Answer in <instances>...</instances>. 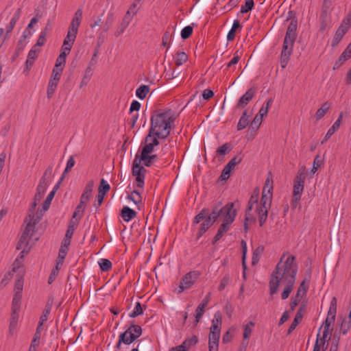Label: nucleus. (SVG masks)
<instances>
[{
    "instance_id": "1",
    "label": "nucleus",
    "mask_w": 351,
    "mask_h": 351,
    "mask_svg": "<svg viewBox=\"0 0 351 351\" xmlns=\"http://www.w3.org/2000/svg\"><path fill=\"white\" fill-rule=\"evenodd\" d=\"M285 256V254H283L280 258V262L277 264L275 270L271 274V278L269 281V293L271 295H274L277 293L281 280L285 281L286 286L281 294L282 300L288 298L292 291L298 271V266L295 263V257L293 255L288 256L282 267H280Z\"/></svg>"
},
{
    "instance_id": "2",
    "label": "nucleus",
    "mask_w": 351,
    "mask_h": 351,
    "mask_svg": "<svg viewBox=\"0 0 351 351\" xmlns=\"http://www.w3.org/2000/svg\"><path fill=\"white\" fill-rule=\"evenodd\" d=\"M174 121L170 110L165 112L156 111L151 117L149 130L155 132L158 138H166L170 134L171 123Z\"/></svg>"
},
{
    "instance_id": "3",
    "label": "nucleus",
    "mask_w": 351,
    "mask_h": 351,
    "mask_svg": "<svg viewBox=\"0 0 351 351\" xmlns=\"http://www.w3.org/2000/svg\"><path fill=\"white\" fill-rule=\"evenodd\" d=\"M298 21L293 19L287 27L280 54V65L285 69L293 51V45L297 38Z\"/></svg>"
},
{
    "instance_id": "4",
    "label": "nucleus",
    "mask_w": 351,
    "mask_h": 351,
    "mask_svg": "<svg viewBox=\"0 0 351 351\" xmlns=\"http://www.w3.org/2000/svg\"><path fill=\"white\" fill-rule=\"evenodd\" d=\"M82 9H77L69 25L67 34L64 38L63 45L62 46V50L66 51L67 53H70L76 38L78 28L82 20Z\"/></svg>"
},
{
    "instance_id": "5",
    "label": "nucleus",
    "mask_w": 351,
    "mask_h": 351,
    "mask_svg": "<svg viewBox=\"0 0 351 351\" xmlns=\"http://www.w3.org/2000/svg\"><path fill=\"white\" fill-rule=\"evenodd\" d=\"M221 317V313L220 311H217L214 314L208 335L209 351H218L219 350V341L222 324Z\"/></svg>"
},
{
    "instance_id": "6",
    "label": "nucleus",
    "mask_w": 351,
    "mask_h": 351,
    "mask_svg": "<svg viewBox=\"0 0 351 351\" xmlns=\"http://www.w3.org/2000/svg\"><path fill=\"white\" fill-rule=\"evenodd\" d=\"M142 334V328L140 326L132 323L130 326L119 337V341L115 346L116 349L120 350L121 343L129 345L138 339Z\"/></svg>"
},
{
    "instance_id": "7",
    "label": "nucleus",
    "mask_w": 351,
    "mask_h": 351,
    "mask_svg": "<svg viewBox=\"0 0 351 351\" xmlns=\"http://www.w3.org/2000/svg\"><path fill=\"white\" fill-rule=\"evenodd\" d=\"M39 221V218L35 219L34 222H28L25 227L23 234L17 243L16 249L18 250H22L21 254H27L30 250L29 247V241L31 239L32 234L34 232L35 226Z\"/></svg>"
},
{
    "instance_id": "8",
    "label": "nucleus",
    "mask_w": 351,
    "mask_h": 351,
    "mask_svg": "<svg viewBox=\"0 0 351 351\" xmlns=\"http://www.w3.org/2000/svg\"><path fill=\"white\" fill-rule=\"evenodd\" d=\"M147 170L141 165L138 160V155H136L132 164V175L136 177V186L143 188L145 184V176Z\"/></svg>"
},
{
    "instance_id": "9",
    "label": "nucleus",
    "mask_w": 351,
    "mask_h": 351,
    "mask_svg": "<svg viewBox=\"0 0 351 351\" xmlns=\"http://www.w3.org/2000/svg\"><path fill=\"white\" fill-rule=\"evenodd\" d=\"M305 180L306 167L302 166L298 169L297 175L293 180V195H295L296 196H302V193L304 187Z\"/></svg>"
},
{
    "instance_id": "10",
    "label": "nucleus",
    "mask_w": 351,
    "mask_h": 351,
    "mask_svg": "<svg viewBox=\"0 0 351 351\" xmlns=\"http://www.w3.org/2000/svg\"><path fill=\"white\" fill-rule=\"evenodd\" d=\"M234 207V202H229L221 207V219L222 222L232 223L237 215V210Z\"/></svg>"
},
{
    "instance_id": "11",
    "label": "nucleus",
    "mask_w": 351,
    "mask_h": 351,
    "mask_svg": "<svg viewBox=\"0 0 351 351\" xmlns=\"http://www.w3.org/2000/svg\"><path fill=\"white\" fill-rule=\"evenodd\" d=\"M256 94V88H249L245 93L239 99L238 101L236 107L237 108H244L247 104L250 102V101L252 100V99L254 97Z\"/></svg>"
},
{
    "instance_id": "12",
    "label": "nucleus",
    "mask_w": 351,
    "mask_h": 351,
    "mask_svg": "<svg viewBox=\"0 0 351 351\" xmlns=\"http://www.w3.org/2000/svg\"><path fill=\"white\" fill-rule=\"evenodd\" d=\"M200 274L199 271H189L182 278L181 282L189 289L193 286Z\"/></svg>"
},
{
    "instance_id": "13",
    "label": "nucleus",
    "mask_w": 351,
    "mask_h": 351,
    "mask_svg": "<svg viewBox=\"0 0 351 351\" xmlns=\"http://www.w3.org/2000/svg\"><path fill=\"white\" fill-rule=\"evenodd\" d=\"M210 301V293L202 300L201 303L198 305L195 310V326L197 325L199 323L200 319L202 318L205 308L208 305V302Z\"/></svg>"
},
{
    "instance_id": "14",
    "label": "nucleus",
    "mask_w": 351,
    "mask_h": 351,
    "mask_svg": "<svg viewBox=\"0 0 351 351\" xmlns=\"http://www.w3.org/2000/svg\"><path fill=\"white\" fill-rule=\"evenodd\" d=\"M266 208L262 206V205H257L256 212L258 218V223L260 226H263L265 223L267 216L268 211L270 207L265 206Z\"/></svg>"
},
{
    "instance_id": "15",
    "label": "nucleus",
    "mask_w": 351,
    "mask_h": 351,
    "mask_svg": "<svg viewBox=\"0 0 351 351\" xmlns=\"http://www.w3.org/2000/svg\"><path fill=\"white\" fill-rule=\"evenodd\" d=\"M342 118H343V112H341L339 114L338 119L335 121V122L333 123V125L331 126V128H330L328 129V130L324 137V139L322 141V144H323L324 142L327 141L330 138V136L335 133V132L339 128L340 125L341 123Z\"/></svg>"
},
{
    "instance_id": "16",
    "label": "nucleus",
    "mask_w": 351,
    "mask_h": 351,
    "mask_svg": "<svg viewBox=\"0 0 351 351\" xmlns=\"http://www.w3.org/2000/svg\"><path fill=\"white\" fill-rule=\"evenodd\" d=\"M93 186L94 182L92 180L88 181V182L86 184L84 192L80 197V201L82 203L86 204L88 202L90 197H91Z\"/></svg>"
},
{
    "instance_id": "17",
    "label": "nucleus",
    "mask_w": 351,
    "mask_h": 351,
    "mask_svg": "<svg viewBox=\"0 0 351 351\" xmlns=\"http://www.w3.org/2000/svg\"><path fill=\"white\" fill-rule=\"evenodd\" d=\"M121 216L125 221H129L136 216V212L130 207L125 206L121 210Z\"/></svg>"
},
{
    "instance_id": "18",
    "label": "nucleus",
    "mask_w": 351,
    "mask_h": 351,
    "mask_svg": "<svg viewBox=\"0 0 351 351\" xmlns=\"http://www.w3.org/2000/svg\"><path fill=\"white\" fill-rule=\"evenodd\" d=\"M242 29V25L239 20H235L233 22L232 28L228 32L227 35V40L228 41H232L234 40L235 34L237 32H240Z\"/></svg>"
},
{
    "instance_id": "19",
    "label": "nucleus",
    "mask_w": 351,
    "mask_h": 351,
    "mask_svg": "<svg viewBox=\"0 0 351 351\" xmlns=\"http://www.w3.org/2000/svg\"><path fill=\"white\" fill-rule=\"evenodd\" d=\"M158 159V156L156 154L153 155H146L145 157L143 156V154L138 156V160L140 162H143V164L146 167H151Z\"/></svg>"
},
{
    "instance_id": "20",
    "label": "nucleus",
    "mask_w": 351,
    "mask_h": 351,
    "mask_svg": "<svg viewBox=\"0 0 351 351\" xmlns=\"http://www.w3.org/2000/svg\"><path fill=\"white\" fill-rule=\"evenodd\" d=\"M263 119L259 117V115H256L253 119L252 121L250 123L248 132H251L252 136H254L256 134V131L258 130L260 125H261Z\"/></svg>"
},
{
    "instance_id": "21",
    "label": "nucleus",
    "mask_w": 351,
    "mask_h": 351,
    "mask_svg": "<svg viewBox=\"0 0 351 351\" xmlns=\"http://www.w3.org/2000/svg\"><path fill=\"white\" fill-rule=\"evenodd\" d=\"M347 29H343V26H339L337 29L334 38L332 41V46L335 47L341 40L344 35L347 32Z\"/></svg>"
},
{
    "instance_id": "22",
    "label": "nucleus",
    "mask_w": 351,
    "mask_h": 351,
    "mask_svg": "<svg viewBox=\"0 0 351 351\" xmlns=\"http://www.w3.org/2000/svg\"><path fill=\"white\" fill-rule=\"evenodd\" d=\"M221 203L213 206L211 213L207 215V218H210L212 223H214L221 216Z\"/></svg>"
},
{
    "instance_id": "23",
    "label": "nucleus",
    "mask_w": 351,
    "mask_h": 351,
    "mask_svg": "<svg viewBox=\"0 0 351 351\" xmlns=\"http://www.w3.org/2000/svg\"><path fill=\"white\" fill-rule=\"evenodd\" d=\"M273 189H274V186H273V177H272V174H271V172H269L268 174H267V177L265 180V185H264V187L263 189V192L262 193H272V191H273Z\"/></svg>"
},
{
    "instance_id": "24",
    "label": "nucleus",
    "mask_w": 351,
    "mask_h": 351,
    "mask_svg": "<svg viewBox=\"0 0 351 351\" xmlns=\"http://www.w3.org/2000/svg\"><path fill=\"white\" fill-rule=\"evenodd\" d=\"M212 221L210 218H206L205 220L200 224L199 231L197 232V238L202 237L212 226Z\"/></svg>"
},
{
    "instance_id": "25",
    "label": "nucleus",
    "mask_w": 351,
    "mask_h": 351,
    "mask_svg": "<svg viewBox=\"0 0 351 351\" xmlns=\"http://www.w3.org/2000/svg\"><path fill=\"white\" fill-rule=\"evenodd\" d=\"M47 186L48 185L47 184L42 183L41 182H39L36 189V193L34 195V200L40 201L47 190Z\"/></svg>"
},
{
    "instance_id": "26",
    "label": "nucleus",
    "mask_w": 351,
    "mask_h": 351,
    "mask_svg": "<svg viewBox=\"0 0 351 351\" xmlns=\"http://www.w3.org/2000/svg\"><path fill=\"white\" fill-rule=\"evenodd\" d=\"M160 139H162V138H158L155 135V132L149 130L147 135L145 138L144 143L149 142L153 146L156 147L160 144Z\"/></svg>"
},
{
    "instance_id": "27",
    "label": "nucleus",
    "mask_w": 351,
    "mask_h": 351,
    "mask_svg": "<svg viewBox=\"0 0 351 351\" xmlns=\"http://www.w3.org/2000/svg\"><path fill=\"white\" fill-rule=\"evenodd\" d=\"M188 60V56L184 51H178L175 56V64L179 66Z\"/></svg>"
},
{
    "instance_id": "28",
    "label": "nucleus",
    "mask_w": 351,
    "mask_h": 351,
    "mask_svg": "<svg viewBox=\"0 0 351 351\" xmlns=\"http://www.w3.org/2000/svg\"><path fill=\"white\" fill-rule=\"evenodd\" d=\"M330 108V105L327 102H324L320 108H319L316 113H315V117L317 121L321 119L322 117H324V115L326 114L329 108Z\"/></svg>"
},
{
    "instance_id": "29",
    "label": "nucleus",
    "mask_w": 351,
    "mask_h": 351,
    "mask_svg": "<svg viewBox=\"0 0 351 351\" xmlns=\"http://www.w3.org/2000/svg\"><path fill=\"white\" fill-rule=\"evenodd\" d=\"M271 200H272V193H262L261 201H260V205H262V206L266 208L271 207Z\"/></svg>"
},
{
    "instance_id": "30",
    "label": "nucleus",
    "mask_w": 351,
    "mask_h": 351,
    "mask_svg": "<svg viewBox=\"0 0 351 351\" xmlns=\"http://www.w3.org/2000/svg\"><path fill=\"white\" fill-rule=\"evenodd\" d=\"M38 202V201H36L34 199V202H32L31 206L29 207V208L28 210L27 215L25 218V223H27L28 222H33L32 221L34 220V218L35 217L34 212H35V209L37 206Z\"/></svg>"
},
{
    "instance_id": "31",
    "label": "nucleus",
    "mask_w": 351,
    "mask_h": 351,
    "mask_svg": "<svg viewBox=\"0 0 351 351\" xmlns=\"http://www.w3.org/2000/svg\"><path fill=\"white\" fill-rule=\"evenodd\" d=\"M302 319V314L300 312H297L293 321L287 330V335H290L295 329L298 324L301 322Z\"/></svg>"
},
{
    "instance_id": "32",
    "label": "nucleus",
    "mask_w": 351,
    "mask_h": 351,
    "mask_svg": "<svg viewBox=\"0 0 351 351\" xmlns=\"http://www.w3.org/2000/svg\"><path fill=\"white\" fill-rule=\"evenodd\" d=\"M149 92V87L147 85H141L136 90V95L140 99H143Z\"/></svg>"
},
{
    "instance_id": "33",
    "label": "nucleus",
    "mask_w": 351,
    "mask_h": 351,
    "mask_svg": "<svg viewBox=\"0 0 351 351\" xmlns=\"http://www.w3.org/2000/svg\"><path fill=\"white\" fill-rule=\"evenodd\" d=\"M264 249L263 245H259L254 250L252 258V265H255L259 261L260 256L263 253Z\"/></svg>"
},
{
    "instance_id": "34",
    "label": "nucleus",
    "mask_w": 351,
    "mask_h": 351,
    "mask_svg": "<svg viewBox=\"0 0 351 351\" xmlns=\"http://www.w3.org/2000/svg\"><path fill=\"white\" fill-rule=\"evenodd\" d=\"M114 21V14L112 12H109L106 16V21L103 25V32H108L111 26L112 25Z\"/></svg>"
},
{
    "instance_id": "35",
    "label": "nucleus",
    "mask_w": 351,
    "mask_h": 351,
    "mask_svg": "<svg viewBox=\"0 0 351 351\" xmlns=\"http://www.w3.org/2000/svg\"><path fill=\"white\" fill-rule=\"evenodd\" d=\"M128 199L132 200L138 206L142 202V197L137 190H134L130 195H128Z\"/></svg>"
},
{
    "instance_id": "36",
    "label": "nucleus",
    "mask_w": 351,
    "mask_h": 351,
    "mask_svg": "<svg viewBox=\"0 0 351 351\" xmlns=\"http://www.w3.org/2000/svg\"><path fill=\"white\" fill-rule=\"evenodd\" d=\"M150 348V341L147 339H141L137 345L136 348H133L132 351H146Z\"/></svg>"
},
{
    "instance_id": "37",
    "label": "nucleus",
    "mask_w": 351,
    "mask_h": 351,
    "mask_svg": "<svg viewBox=\"0 0 351 351\" xmlns=\"http://www.w3.org/2000/svg\"><path fill=\"white\" fill-rule=\"evenodd\" d=\"M208 214V210L207 208H203L193 219V224L195 225L199 223L201 221L205 220Z\"/></svg>"
},
{
    "instance_id": "38",
    "label": "nucleus",
    "mask_w": 351,
    "mask_h": 351,
    "mask_svg": "<svg viewBox=\"0 0 351 351\" xmlns=\"http://www.w3.org/2000/svg\"><path fill=\"white\" fill-rule=\"evenodd\" d=\"M198 343V338L196 335H193L191 338L186 339L182 344L188 350L191 346H195Z\"/></svg>"
},
{
    "instance_id": "39",
    "label": "nucleus",
    "mask_w": 351,
    "mask_h": 351,
    "mask_svg": "<svg viewBox=\"0 0 351 351\" xmlns=\"http://www.w3.org/2000/svg\"><path fill=\"white\" fill-rule=\"evenodd\" d=\"M335 317H336V314L333 313V315H330L329 313H328V315H327V317H326L325 321L324 322V323L322 324L321 327L319 328V332H320L322 326L324 328H330L331 324L335 322Z\"/></svg>"
},
{
    "instance_id": "40",
    "label": "nucleus",
    "mask_w": 351,
    "mask_h": 351,
    "mask_svg": "<svg viewBox=\"0 0 351 351\" xmlns=\"http://www.w3.org/2000/svg\"><path fill=\"white\" fill-rule=\"evenodd\" d=\"M85 206H86V204L82 203V202L80 201V204L77 206V207L75 208V210L74 211V213L73 214V216H72L73 218L75 219L79 215L78 218H79V219H80L83 216Z\"/></svg>"
},
{
    "instance_id": "41",
    "label": "nucleus",
    "mask_w": 351,
    "mask_h": 351,
    "mask_svg": "<svg viewBox=\"0 0 351 351\" xmlns=\"http://www.w3.org/2000/svg\"><path fill=\"white\" fill-rule=\"evenodd\" d=\"M110 189V186L109 184L104 179H101L98 189V193L106 195Z\"/></svg>"
},
{
    "instance_id": "42",
    "label": "nucleus",
    "mask_w": 351,
    "mask_h": 351,
    "mask_svg": "<svg viewBox=\"0 0 351 351\" xmlns=\"http://www.w3.org/2000/svg\"><path fill=\"white\" fill-rule=\"evenodd\" d=\"M308 289V284L306 283L305 280H303L298 289L297 293L295 295L296 298H302L303 295H306Z\"/></svg>"
},
{
    "instance_id": "43",
    "label": "nucleus",
    "mask_w": 351,
    "mask_h": 351,
    "mask_svg": "<svg viewBox=\"0 0 351 351\" xmlns=\"http://www.w3.org/2000/svg\"><path fill=\"white\" fill-rule=\"evenodd\" d=\"M52 171H53V167L49 166L46 169L43 177L40 180V182H41L42 183L47 184L48 185V184H49L48 180L50 179L51 175H52Z\"/></svg>"
},
{
    "instance_id": "44",
    "label": "nucleus",
    "mask_w": 351,
    "mask_h": 351,
    "mask_svg": "<svg viewBox=\"0 0 351 351\" xmlns=\"http://www.w3.org/2000/svg\"><path fill=\"white\" fill-rule=\"evenodd\" d=\"M100 269L103 271H108L112 268L111 262L106 258H101L99 262Z\"/></svg>"
},
{
    "instance_id": "45",
    "label": "nucleus",
    "mask_w": 351,
    "mask_h": 351,
    "mask_svg": "<svg viewBox=\"0 0 351 351\" xmlns=\"http://www.w3.org/2000/svg\"><path fill=\"white\" fill-rule=\"evenodd\" d=\"M254 6V0H245V5L241 8V13L245 14L251 11Z\"/></svg>"
},
{
    "instance_id": "46",
    "label": "nucleus",
    "mask_w": 351,
    "mask_h": 351,
    "mask_svg": "<svg viewBox=\"0 0 351 351\" xmlns=\"http://www.w3.org/2000/svg\"><path fill=\"white\" fill-rule=\"evenodd\" d=\"M143 313V310L141 306V304L139 302H137L135 304V307L134 310L129 314L130 317H136L140 315Z\"/></svg>"
},
{
    "instance_id": "47",
    "label": "nucleus",
    "mask_w": 351,
    "mask_h": 351,
    "mask_svg": "<svg viewBox=\"0 0 351 351\" xmlns=\"http://www.w3.org/2000/svg\"><path fill=\"white\" fill-rule=\"evenodd\" d=\"M232 149V147L229 143H225L217 149V154L224 156L228 154Z\"/></svg>"
},
{
    "instance_id": "48",
    "label": "nucleus",
    "mask_w": 351,
    "mask_h": 351,
    "mask_svg": "<svg viewBox=\"0 0 351 351\" xmlns=\"http://www.w3.org/2000/svg\"><path fill=\"white\" fill-rule=\"evenodd\" d=\"M125 18L123 19V21L121 22V23L120 24L119 27H118V29L115 31L114 32V36L116 37H119V36H121L125 31V29H126V27L128 26L129 25V21H127L125 20Z\"/></svg>"
},
{
    "instance_id": "49",
    "label": "nucleus",
    "mask_w": 351,
    "mask_h": 351,
    "mask_svg": "<svg viewBox=\"0 0 351 351\" xmlns=\"http://www.w3.org/2000/svg\"><path fill=\"white\" fill-rule=\"evenodd\" d=\"M58 86V83L55 82L50 81L49 82L48 87H47V96L48 99H51L52 96L53 95V93L56 89V87Z\"/></svg>"
},
{
    "instance_id": "50",
    "label": "nucleus",
    "mask_w": 351,
    "mask_h": 351,
    "mask_svg": "<svg viewBox=\"0 0 351 351\" xmlns=\"http://www.w3.org/2000/svg\"><path fill=\"white\" fill-rule=\"evenodd\" d=\"M51 306L50 304H47L45 306V309L43 312V314L40 318L39 324H40V325H43L44 322H45L47 320L48 315L51 311Z\"/></svg>"
},
{
    "instance_id": "51",
    "label": "nucleus",
    "mask_w": 351,
    "mask_h": 351,
    "mask_svg": "<svg viewBox=\"0 0 351 351\" xmlns=\"http://www.w3.org/2000/svg\"><path fill=\"white\" fill-rule=\"evenodd\" d=\"M255 324L253 322H250L244 326L243 328V339H249L250 336L252 333V327L254 326Z\"/></svg>"
},
{
    "instance_id": "52",
    "label": "nucleus",
    "mask_w": 351,
    "mask_h": 351,
    "mask_svg": "<svg viewBox=\"0 0 351 351\" xmlns=\"http://www.w3.org/2000/svg\"><path fill=\"white\" fill-rule=\"evenodd\" d=\"M154 150V146L149 143V142L145 143V146L142 148L141 154H143V157H145L146 155L151 154V153Z\"/></svg>"
},
{
    "instance_id": "53",
    "label": "nucleus",
    "mask_w": 351,
    "mask_h": 351,
    "mask_svg": "<svg viewBox=\"0 0 351 351\" xmlns=\"http://www.w3.org/2000/svg\"><path fill=\"white\" fill-rule=\"evenodd\" d=\"M324 160L321 158L319 155H317L313 160V169L311 170L312 173H315L318 168L323 164Z\"/></svg>"
},
{
    "instance_id": "54",
    "label": "nucleus",
    "mask_w": 351,
    "mask_h": 351,
    "mask_svg": "<svg viewBox=\"0 0 351 351\" xmlns=\"http://www.w3.org/2000/svg\"><path fill=\"white\" fill-rule=\"evenodd\" d=\"M54 195V192H50L45 200L43 202L42 207L44 211H46L49 209Z\"/></svg>"
},
{
    "instance_id": "55",
    "label": "nucleus",
    "mask_w": 351,
    "mask_h": 351,
    "mask_svg": "<svg viewBox=\"0 0 351 351\" xmlns=\"http://www.w3.org/2000/svg\"><path fill=\"white\" fill-rule=\"evenodd\" d=\"M193 33V27L190 25L184 27L181 31V37L183 40L189 38Z\"/></svg>"
},
{
    "instance_id": "56",
    "label": "nucleus",
    "mask_w": 351,
    "mask_h": 351,
    "mask_svg": "<svg viewBox=\"0 0 351 351\" xmlns=\"http://www.w3.org/2000/svg\"><path fill=\"white\" fill-rule=\"evenodd\" d=\"M351 328V321H348L346 319H344L341 325L340 332L343 335H346L349 330Z\"/></svg>"
},
{
    "instance_id": "57",
    "label": "nucleus",
    "mask_w": 351,
    "mask_h": 351,
    "mask_svg": "<svg viewBox=\"0 0 351 351\" xmlns=\"http://www.w3.org/2000/svg\"><path fill=\"white\" fill-rule=\"evenodd\" d=\"M180 73V72L178 70H177L176 69H174L173 70V71H171L170 70L167 71V69H165V77L167 80H173V79H175L177 77H178Z\"/></svg>"
},
{
    "instance_id": "58",
    "label": "nucleus",
    "mask_w": 351,
    "mask_h": 351,
    "mask_svg": "<svg viewBox=\"0 0 351 351\" xmlns=\"http://www.w3.org/2000/svg\"><path fill=\"white\" fill-rule=\"evenodd\" d=\"M325 10H326V9H323L322 8V14L320 16V27H319V29H320V31H322V32L324 31L326 29V27H327V22H326V20L327 11L325 12H324Z\"/></svg>"
},
{
    "instance_id": "59",
    "label": "nucleus",
    "mask_w": 351,
    "mask_h": 351,
    "mask_svg": "<svg viewBox=\"0 0 351 351\" xmlns=\"http://www.w3.org/2000/svg\"><path fill=\"white\" fill-rule=\"evenodd\" d=\"M68 250H66L65 248H60L59 252H58V265H62L64 260L65 258V256L68 252Z\"/></svg>"
},
{
    "instance_id": "60",
    "label": "nucleus",
    "mask_w": 351,
    "mask_h": 351,
    "mask_svg": "<svg viewBox=\"0 0 351 351\" xmlns=\"http://www.w3.org/2000/svg\"><path fill=\"white\" fill-rule=\"evenodd\" d=\"M232 171V169H230L229 166L226 165L222 170L220 178L222 180H227L230 178Z\"/></svg>"
},
{
    "instance_id": "61",
    "label": "nucleus",
    "mask_w": 351,
    "mask_h": 351,
    "mask_svg": "<svg viewBox=\"0 0 351 351\" xmlns=\"http://www.w3.org/2000/svg\"><path fill=\"white\" fill-rule=\"evenodd\" d=\"M240 60V56L238 54V51L235 52L233 58L226 65L224 71L228 70L229 68L238 63Z\"/></svg>"
},
{
    "instance_id": "62",
    "label": "nucleus",
    "mask_w": 351,
    "mask_h": 351,
    "mask_svg": "<svg viewBox=\"0 0 351 351\" xmlns=\"http://www.w3.org/2000/svg\"><path fill=\"white\" fill-rule=\"evenodd\" d=\"M62 71H63L62 67H60V69H59L58 71H52L51 76V78L49 80L58 83V82L60 79Z\"/></svg>"
},
{
    "instance_id": "63",
    "label": "nucleus",
    "mask_w": 351,
    "mask_h": 351,
    "mask_svg": "<svg viewBox=\"0 0 351 351\" xmlns=\"http://www.w3.org/2000/svg\"><path fill=\"white\" fill-rule=\"evenodd\" d=\"M337 300L335 297H333L330 301V307L328 312L330 315L336 314L337 313Z\"/></svg>"
},
{
    "instance_id": "64",
    "label": "nucleus",
    "mask_w": 351,
    "mask_h": 351,
    "mask_svg": "<svg viewBox=\"0 0 351 351\" xmlns=\"http://www.w3.org/2000/svg\"><path fill=\"white\" fill-rule=\"evenodd\" d=\"M340 26H343V29H346L348 31L351 27V13H350L346 19H343Z\"/></svg>"
}]
</instances>
